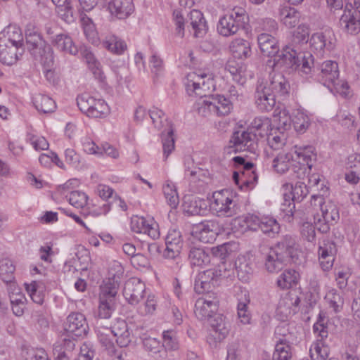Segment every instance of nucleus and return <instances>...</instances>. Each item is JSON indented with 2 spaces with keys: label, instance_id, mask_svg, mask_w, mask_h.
Segmentation results:
<instances>
[{
  "label": "nucleus",
  "instance_id": "5fc2aeb1",
  "mask_svg": "<svg viewBox=\"0 0 360 360\" xmlns=\"http://www.w3.org/2000/svg\"><path fill=\"white\" fill-rule=\"evenodd\" d=\"M119 283L120 282H115V281L108 279L105 282L104 285L101 287L99 297L115 302V296L117 293Z\"/></svg>",
  "mask_w": 360,
  "mask_h": 360
},
{
  "label": "nucleus",
  "instance_id": "37998d69",
  "mask_svg": "<svg viewBox=\"0 0 360 360\" xmlns=\"http://www.w3.org/2000/svg\"><path fill=\"white\" fill-rule=\"evenodd\" d=\"M25 289L32 301L41 304L44 300L45 286L42 282L32 281L31 283H25Z\"/></svg>",
  "mask_w": 360,
  "mask_h": 360
},
{
  "label": "nucleus",
  "instance_id": "7c9ffc66",
  "mask_svg": "<svg viewBox=\"0 0 360 360\" xmlns=\"http://www.w3.org/2000/svg\"><path fill=\"white\" fill-rule=\"evenodd\" d=\"M183 207L184 212L188 214L191 215H201L206 211L207 203L205 200L189 195L185 197Z\"/></svg>",
  "mask_w": 360,
  "mask_h": 360
},
{
  "label": "nucleus",
  "instance_id": "412c9836",
  "mask_svg": "<svg viewBox=\"0 0 360 360\" xmlns=\"http://www.w3.org/2000/svg\"><path fill=\"white\" fill-rule=\"evenodd\" d=\"M96 332L99 342L110 354H115V348L113 342L114 336L111 330V324L105 325L102 321H96Z\"/></svg>",
  "mask_w": 360,
  "mask_h": 360
},
{
  "label": "nucleus",
  "instance_id": "5701e85b",
  "mask_svg": "<svg viewBox=\"0 0 360 360\" xmlns=\"http://www.w3.org/2000/svg\"><path fill=\"white\" fill-rule=\"evenodd\" d=\"M193 233L201 242L210 243L215 240L217 226L212 221L202 222L194 227Z\"/></svg>",
  "mask_w": 360,
  "mask_h": 360
},
{
  "label": "nucleus",
  "instance_id": "4d7b16f0",
  "mask_svg": "<svg viewBox=\"0 0 360 360\" xmlns=\"http://www.w3.org/2000/svg\"><path fill=\"white\" fill-rule=\"evenodd\" d=\"M326 300L328 302L330 307L333 308L335 312H338L342 307L344 301L342 296L337 292V290L332 289L325 296Z\"/></svg>",
  "mask_w": 360,
  "mask_h": 360
},
{
  "label": "nucleus",
  "instance_id": "603ef678",
  "mask_svg": "<svg viewBox=\"0 0 360 360\" xmlns=\"http://www.w3.org/2000/svg\"><path fill=\"white\" fill-rule=\"evenodd\" d=\"M103 46L112 53L118 55L122 54L127 49L126 43L115 35L108 37L103 41Z\"/></svg>",
  "mask_w": 360,
  "mask_h": 360
},
{
  "label": "nucleus",
  "instance_id": "c9c22d12",
  "mask_svg": "<svg viewBox=\"0 0 360 360\" xmlns=\"http://www.w3.org/2000/svg\"><path fill=\"white\" fill-rule=\"evenodd\" d=\"M214 115L217 116L228 115L233 109V104L231 101L223 96H211Z\"/></svg>",
  "mask_w": 360,
  "mask_h": 360
},
{
  "label": "nucleus",
  "instance_id": "4c0bfd02",
  "mask_svg": "<svg viewBox=\"0 0 360 360\" xmlns=\"http://www.w3.org/2000/svg\"><path fill=\"white\" fill-rule=\"evenodd\" d=\"M229 49L233 56L239 59L246 58L251 52L250 42L243 39L233 40L230 44Z\"/></svg>",
  "mask_w": 360,
  "mask_h": 360
},
{
  "label": "nucleus",
  "instance_id": "052dcab7",
  "mask_svg": "<svg viewBox=\"0 0 360 360\" xmlns=\"http://www.w3.org/2000/svg\"><path fill=\"white\" fill-rule=\"evenodd\" d=\"M15 269V265L11 260L3 259L0 261V276L4 281L7 282L11 281Z\"/></svg>",
  "mask_w": 360,
  "mask_h": 360
},
{
  "label": "nucleus",
  "instance_id": "bf43d9fd",
  "mask_svg": "<svg viewBox=\"0 0 360 360\" xmlns=\"http://www.w3.org/2000/svg\"><path fill=\"white\" fill-rule=\"evenodd\" d=\"M162 345L167 349L175 350L179 347L176 334L173 330H165L162 333Z\"/></svg>",
  "mask_w": 360,
  "mask_h": 360
},
{
  "label": "nucleus",
  "instance_id": "a211bd4d",
  "mask_svg": "<svg viewBox=\"0 0 360 360\" xmlns=\"http://www.w3.org/2000/svg\"><path fill=\"white\" fill-rule=\"evenodd\" d=\"M131 228L134 232L146 234L152 239L158 238L160 236L158 224L152 219L148 220L144 217L132 218Z\"/></svg>",
  "mask_w": 360,
  "mask_h": 360
},
{
  "label": "nucleus",
  "instance_id": "79ce46f5",
  "mask_svg": "<svg viewBox=\"0 0 360 360\" xmlns=\"http://www.w3.org/2000/svg\"><path fill=\"white\" fill-rule=\"evenodd\" d=\"M310 356L312 360H326L329 357L330 349L321 340H316L310 347Z\"/></svg>",
  "mask_w": 360,
  "mask_h": 360
},
{
  "label": "nucleus",
  "instance_id": "a878e982",
  "mask_svg": "<svg viewBox=\"0 0 360 360\" xmlns=\"http://www.w3.org/2000/svg\"><path fill=\"white\" fill-rule=\"evenodd\" d=\"M23 53L22 46L0 42V60L7 65L14 64L18 60V55Z\"/></svg>",
  "mask_w": 360,
  "mask_h": 360
},
{
  "label": "nucleus",
  "instance_id": "09e8293b",
  "mask_svg": "<svg viewBox=\"0 0 360 360\" xmlns=\"http://www.w3.org/2000/svg\"><path fill=\"white\" fill-rule=\"evenodd\" d=\"M163 193L171 208H176L179 203V195L174 184L167 180L162 186Z\"/></svg>",
  "mask_w": 360,
  "mask_h": 360
},
{
  "label": "nucleus",
  "instance_id": "a18cd8bd",
  "mask_svg": "<svg viewBox=\"0 0 360 360\" xmlns=\"http://www.w3.org/2000/svg\"><path fill=\"white\" fill-rule=\"evenodd\" d=\"M188 259L191 265L203 266L210 262V255L202 248H191L188 254Z\"/></svg>",
  "mask_w": 360,
  "mask_h": 360
},
{
  "label": "nucleus",
  "instance_id": "c85d7f7f",
  "mask_svg": "<svg viewBox=\"0 0 360 360\" xmlns=\"http://www.w3.org/2000/svg\"><path fill=\"white\" fill-rule=\"evenodd\" d=\"M210 327L208 339H212L214 342H221L229 334V327L221 316H217L213 319Z\"/></svg>",
  "mask_w": 360,
  "mask_h": 360
},
{
  "label": "nucleus",
  "instance_id": "2eb2a0df",
  "mask_svg": "<svg viewBox=\"0 0 360 360\" xmlns=\"http://www.w3.org/2000/svg\"><path fill=\"white\" fill-rule=\"evenodd\" d=\"M255 98L257 107L262 112L271 110L276 104V96L266 87L263 79L257 83Z\"/></svg>",
  "mask_w": 360,
  "mask_h": 360
},
{
  "label": "nucleus",
  "instance_id": "aec40b11",
  "mask_svg": "<svg viewBox=\"0 0 360 360\" xmlns=\"http://www.w3.org/2000/svg\"><path fill=\"white\" fill-rule=\"evenodd\" d=\"M264 84L266 87L273 93L276 97H284L289 93V82L281 73L271 75L269 81H264Z\"/></svg>",
  "mask_w": 360,
  "mask_h": 360
},
{
  "label": "nucleus",
  "instance_id": "f8f14e48",
  "mask_svg": "<svg viewBox=\"0 0 360 360\" xmlns=\"http://www.w3.org/2000/svg\"><path fill=\"white\" fill-rule=\"evenodd\" d=\"M321 215L314 214V226L322 233L329 231L330 226L338 222L340 219L339 210L337 205L330 201L327 202L321 208Z\"/></svg>",
  "mask_w": 360,
  "mask_h": 360
},
{
  "label": "nucleus",
  "instance_id": "774afa93",
  "mask_svg": "<svg viewBox=\"0 0 360 360\" xmlns=\"http://www.w3.org/2000/svg\"><path fill=\"white\" fill-rule=\"evenodd\" d=\"M185 177L191 182H195L197 176L201 173V169L194 166L193 162L191 160H187L185 163Z\"/></svg>",
  "mask_w": 360,
  "mask_h": 360
},
{
  "label": "nucleus",
  "instance_id": "a19ab883",
  "mask_svg": "<svg viewBox=\"0 0 360 360\" xmlns=\"http://www.w3.org/2000/svg\"><path fill=\"white\" fill-rule=\"evenodd\" d=\"M274 122L277 124L278 131H286L291 127L292 114L290 115L289 111L283 108L276 109L274 114Z\"/></svg>",
  "mask_w": 360,
  "mask_h": 360
},
{
  "label": "nucleus",
  "instance_id": "f03ea898",
  "mask_svg": "<svg viewBox=\"0 0 360 360\" xmlns=\"http://www.w3.org/2000/svg\"><path fill=\"white\" fill-rule=\"evenodd\" d=\"M314 58L310 53H303L286 44L281 53H277L266 62V66L282 71H294L300 68L304 74H309L314 66Z\"/></svg>",
  "mask_w": 360,
  "mask_h": 360
},
{
  "label": "nucleus",
  "instance_id": "1a4fd4ad",
  "mask_svg": "<svg viewBox=\"0 0 360 360\" xmlns=\"http://www.w3.org/2000/svg\"><path fill=\"white\" fill-rule=\"evenodd\" d=\"M317 80L326 86L331 91L333 88L338 91V86L342 89H347V83L339 80V68L338 63L334 60H326L321 63L319 68Z\"/></svg>",
  "mask_w": 360,
  "mask_h": 360
},
{
  "label": "nucleus",
  "instance_id": "f3484780",
  "mask_svg": "<svg viewBox=\"0 0 360 360\" xmlns=\"http://www.w3.org/2000/svg\"><path fill=\"white\" fill-rule=\"evenodd\" d=\"M65 330L76 337H82L86 335L89 329L86 318L79 312L70 314L67 317Z\"/></svg>",
  "mask_w": 360,
  "mask_h": 360
},
{
  "label": "nucleus",
  "instance_id": "2f4dec72",
  "mask_svg": "<svg viewBox=\"0 0 360 360\" xmlns=\"http://www.w3.org/2000/svg\"><path fill=\"white\" fill-rule=\"evenodd\" d=\"M111 330L114 338H117V343L120 347H127L131 342V334L124 321H118L113 326H111Z\"/></svg>",
  "mask_w": 360,
  "mask_h": 360
},
{
  "label": "nucleus",
  "instance_id": "ea45409f",
  "mask_svg": "<svg viewBox=\"0 0 360 360\" xmlns=\"http://www.w3.org/2000/svg\"><path fill=\"white\" fill-rule=\"evenodd\" d=\"M335 252V245L331 242L325 243L319 247V257L327 259V262L323 263V271H328L333 266Z\"/></svg>",
  "mask_w": 360,
  "mask_h": 360
},
{
  "label": "nucleus",
  "instance_id": "423d86ee",
  "mask_svg": "<svg viewBox=\"0 0 360 360\" xmlns=\"http://www.w3.org/2000/svg\"><path fill=\"white\" fill-rule=\"evenodd\" d=\"M175 25L176 26V33L183 37L184 35V26L186 25L188 28L189 26L192 27L195 37H202L204 36L207 30V25L205 19L202 12L198 10H192L188 14V17L184 21L182 14L179 11L174 12Z\"/></svg>",
  "mask_w": 360,
  "mask_h": 360
},
{
  "label": "nucleus",
  "instance_id": "e2e57ef3",
  "mask_svg": "<svg viewBox=\"0 0 360 360\" xmlns=\"http://www.w3.org/2000/svg\"><path fill=\"white\" fill-rule=\"evenodd\" d=\"M308 193L306 184L302 181H297L295 185L292 186V200L300 202L307 195Z\"/></svg>",
  "mask_w": 360,
  "mask_h": 360
},
{
  "label": "nucleus",
  "instance_id": "e433bc0d",
  "mask_svg": "<svg viewBox=\"0 0 360 360\" xmlns=\"http://www.w3.org/2000/svg\"><path fill=\"white\" fill-rule=\"evenodd\" d=\"M238 278L243 282H248L253 272L252 263L245 256H239L235 262Z\"/></svg>",
  "mask_w": 360,
  "mask_h": 360
},
{
  "label": "nucleus",
  "instance_id": "69168bd1",
  "mask_svg": "<svg viewBox=\"0 0 360 360\" xmlns=\"http://www.w3.org/2000/svg\"><path fill=\"white\" fill-rule=\"evenodd\" d=\"M95 354L94 345L89 342H85L81 345L79 354L75 360H93Z\"/></svg>",
  "mask_w": 360,
  "mask_h": 360
},
{
  "label": "nucleus",
  "instance_id": "9d476101",
  "mask_svg": "<svg viewBox=\"0 0 360 360\" xmlns=\"http://www.w3.org/2000/svg\"><path fill=\"white\" fill-rule=\"evenodd\" d=\"M219 299L217 293H207L199 297L195 303L194 314L195 317L205 321L212 318L217 311Z\"/></svg>",
  "mask_w": 360,
  "mask_h": 360
},
{
  "label": "nucleus",
  "instance_id": "338daca9",
  "mask_svg": "<svg viewBox=\"0 0 360 360\" xmlns=\"http://www.w3.org/2000/svg\"><path fill=\"white\" fill-rule=\"evenodd\" d=\"M58 16L67 23L73 22L75 15L71 4L56 9Z\"/></svg>",
  "mask_w": 360,
  "mask_h": 360
},
{
  "label": "nucleus",
  "instance_id": "9b49d317",
  "mask_svg": "<svg viewBox=\"0 0 360 360\" xmlns=\"http://www.w3.org/2000/svg\"><path fill=\"white\" fill-rule=\"evenodd\" d=\"M80 110L90 117H102L109 112L108 104L102 99H96L88 94L82 95L77 98Z\"/></svg>",
  "mask_w": 360,
  "mask_h": 360
},
{
  "label": "nucleus",
  "instance_id": "7ed1b4c3",
  "mask_svg": "<svg viewBox=\"0 0 360 360\" xmlns=\"http://www.w3.org/2000/svg\"><path fill=\"white\" fill-rule=\"evenodd\" d=\"M300 255L295 238L286 235L269 250L265 257V267L270 273L278 272L288 262L299 264Z\"/></svg>",
  "mask_w": 360,
  "mask_h": 360
},
{
  "label": "nucleus",
  "instance_id": "c03bdc74",
  "mask_svg": "<svg viewBox=\"0 0 360 360\" xmlns=\"http://www.w3.org/2000/svg\"><path fill=\"white\" fill-rule=\"evenodd\" d=\"M294 162L291 153H279L273 160V167L280 174H283L289 170Z\"/></svg>",
  "mask_w": 360,
  "mask_h": 360
},
{
  "label": "nucleus",
  "instance_id": "dca6fc26",
  "mask_svg": "<svg viewBox=\"0 0 360 360\" xmlns=\"http://www.w3.org/2000/svg\"><path fill=\"white\" fill-rule=\"evenodd\" d=\"M145 291V283L141 279L133 277L126 281L123 295L130 304L135 305L143 299Z\"/></svg>",
  "mask_w": 360,
  "mask_h": 360
},
{
  "label": "nucleus",
  "instance_id": "6e6552de",
  "mask_svg": "<svg viewBox=\"0 0 360 360\" xmlns=\"http://www.w3.org/2000/svg\"><path fill=\"white\" fill-rule=\"evenodd\" d=\"M210 206L217 215L221 217H231L238 212V207L233 200L232 192L228 189L214 192Z\"/></svg>",
  "mask_w": 360,
  "mask_h": 360
},
{
  "label": "nucleus",
  "instance_id": "39448f33",
  "mask_svg": "<svg viewBox=\"0 0 360 360\" xmlns=\"http://www.w3.org/2000/svg\"><path fill=\"white\" fill-rule=\"evenodd\" d=\"M149 115L155 127L162 130V147L165 160L174 150V128L171 122L168 121L164 112L157 108L149 110Z\"/></svg>",
  "mask_w": 360,
  "mask_h": 360
},
{
  "label": "nucleus",
  "instance_id": "c756f323",
  "mask_svg": "<svg viewBox=\"0 0 360 360\" xmlns=\"http://www.w3.org/2000/svg\"><path fill=\"white\" fill-rule=\"evenodd\" d=\"M309 27L306 24L300 25L294 31L290 41L288 44L297 51H302V48L309 41Z\"/></svg>",
  "mask_w": 360,
  "mask_h": 360
},
{
  "label": "nucleus",
  "instance_id": "b1692460",
  "mask_svg": "<svg viewBox=\"0 0 360 360\" xmlns=\"http://www.w3.org/2000/svg\"><path fill=\"white\" fill-rule=\"evenodd\" d=\"M257 41L259 49L264 56L273 58L279 53L277 39L273 34L264 32L258 35Z\"/></svg>",
  "mask_w": 360,
  "mask_h": 360
},
{
  "label": "nucleus",
  "instance_id": "6e6d98bb",
  "mask_svg": "<svg viewBox=\"0 0 360 360\" xmlns=\"http://www.w3.org/2000/svg\"><path fill=\"white\" fill-rule=\"evenodd\" d=\"M66 198L70 204L77 209L84 208L87 205L88 196L82 191H72Z\"/></svg>",
  "mask_w": 360,
  "mask_h": 360
},
{
  "label": "nucleus",
  "instance_id": "8fccbe9b",
  "mask_svg": "<svg viewBox=\"0 0 360 360\" xmlns=\"http://www.w3.org/2000/svg\"><path fill=\"white\" fill-rule=\"evenodd\" d=\"M115 302L99 297V305L97 312V320L104 323L105 319L110 318L112 311L115 310Z\"/></svg>",
  "mask_w": 360,
  "mask_h": 360
},
{
  "label": "nucleus",
  "instance_id": "f704fd0d",
  "mask_svg": "<svg viewBox=\"0 0 360 360\" xmlns=\"http://www.w3.org/2000/svg\"><path fill=\"white\" fill-rule=\"evenodd\" d=\"M281 22L288 28L295 27L300 22V13L295 8L283 6L279 9Z\"/></svg>",
  "mask_w": 360,
  "mask_h": 360
},
{
  "label": "nucleus",
  "instance_id": "f257e3e1",
  "mask_svg": "<svg viewBox=\"0 0 360 360\" xmlns=\"http://www.w3.org/2000/svg\"><path fill=\"white\" fill-rule=\"evenodd\" d=\"M185 86L190 96L200 97L194 105L195 110L200 115L207 117L214 114L212 97L210 96L216 87L212 73L190 72L187 75Z\"/></svg>",
  "mask_w": 360,
  "mask_h": 360
},
{
  "label": "nucleus",
  "instance_id": "4468645a",
  "mask_svg": "<svg viewBox=\"0 0 360 360\" xmlns=\"http://www.w3.org/2000/svg\"><path fill=\"white\" fill-rule=\"evenodd\" d=\"M335 41L333 31L327 28L323 32L314 33L309 39V44L313 51L323 56L325 50L330 51L335 48Z\"/></svg>",
  "mask_w": 360,
  "mask_h": 360
},
{
  "label": "nucleus",
  "instance_id": "3c124183",
  "mask_svg": "<svg viewBox=\"0 0 360 360\" xmlns=\"http://www.w3.org/2000/svg\"><path fill=\"white\" fill-rule=\"evenodd\" d=\"M292 124L295 130L300 134L305 132L310 124L308 116L299 110L292 112Z\"/></svg>",
  "mask_w": 360,
  "mask_h": 360
},
{
  "label": "nucleus",
  "instance_id": "72a5a7b5",
  "mask_svg": "<svg viewBox=\"0 0 360 360\" xmlns=\"http://www.w3.org/2000/svg\"><path fill=\"white\" fill-rule=\"evenodd\" d=\"M0 42L22 46V35L20 28L8 25L0 32Z\"/></svg>",
  "mask_w": 360,
  "mask_h": 360
},
{
  "label": "nucleus",
  "instance_id": "4be33fe9",
  "mask_svg": "<svg viewBox=\"0 0 360 360\" xmlns=\"http://www.w3.org/2000/svg\"><path fill=\"white\" fill-rule=\"evenodd\" d=\"M110 14L117 19H126L134 11L133 0H110L108 4Z\"/></svg>",
  "mask_w": 360,
  "mask_h": 360
},
{
  "label": "nucleus",
  "instance_id": "de8ad7c7",
  "mask_svg": "<svg viewBox=\"0 0 360 360\" xmlns=\"http://www.w3.org/2000/svg\"><path fill=\"white\" fill-rule=\"evenodd\" d=\"M259 229L269 237L274 238L280 231V225L274 218L263 217L261 218Z\"/></svg>",
  "mask_w": 360,
  "mask_h": 360
},
{
  "label": "nucleus",
  "instance_id": "20e7f679",
  "mask_svg": "<svg viewBox=\"0 0 360 360\" xmlns=\"http://www.w3.org/2000/svg\"><path fill=\"white\" fill-rule=\"evenodd\" d=\"M25 39L29 51L37 60L47 67L53 65L52 49L43 40L39 30L34 25L29 24L27 25Z\"/></svg>",
  "mask_w": 360,
  "mask_h": 360
},
{
  "label": "nucleus",
  "instance_id": "473e14b6",
  "mask_svg": "<svg viewBox=\"0 0 360 360\" xmlns=\"http://www.w3.org/2000/svg\"><path fill=\"white\" fill-rule=\"evenodd\" d=\"M81 55L95 78L99 81H103L105 77L101 70V63L96 59L93 52L89 49L84 47L81 49Z\"/></svg>",
  "mask_w": 360,
  "mask_h": 360
},
{
  "label": "nucleus",
  "instance_id": "6ab92c4d",
  "mask_svg": "<svg viewBox=\"0 0 360 360\" xmlns=\"http://www.w3.org/2000/svg\"><path fill=\"white\" fill-rule=\"evenodd\" d=\"M166 248L164 256L169 259H174L178 256L183 246V240L181 232L176 229L169 230L165 238Z\"/></svg>",
  "mask_w": 360,
  "mask_h": 360
},
{
  "label": "nucleus",
  "instance_id": "ddd939ff",
  "mask_svg": "<svg viewBox=\"0 0 360 360\" xmlns=\"http://www.w3.org/2000/svg\"><path fill=\"white\" fill-rule=\"evenodd\" d=\"M231 143L236 152L248 151L251 153H256L257 150V139L256 133L250 129L238 130L235 131L231 139Z\"/></svg>",
  "mask_w": 360,
  "mask_h": 360
},
{
  "label": "nucleus",
  "instance_id": "49530a36",
  "mask_svg": "<svg viewBox=\"0 0 360 360\" xmlns=\"http://www.w3.org/2000/svg\"><path fill=\"white\" fill-rule=\"evenodd\" d=\"M300 303V298L295 295L286 294L280 300L278 309L285 315L295 312Z\"/></svg>",
  "mask_w": 360,
  "mask_h": 360
},
{
  "label": "nucleus",
  "instance_id": "393cba45",
  "mask_svg": "<svg viewBox=\"0 0 360 360\" xmlns=\"http://www.w3.org/2000/svg\"><path fill=\"white\" fill-rule=\"evenodd\" d=\"M294 337V334L289 330L288 325L283 323L278 326L274 331V338L276 340L275 349L281 347L284 349L292 350Z\"/></svg>",
  "mask_w": 360,
  "mask_h": 360
},
{
  "label": "nucleus",
  "instance_id": "58836bf2",
  "mask_svg": "<svg viewBox=\"0 0 360 360\" xmlns=\"http://www.w3.org/2000/svg\"><path fill=\"white\" fill-rule=\"evenodd\" d=\"M33 103L37 110L42 113H51L56 109V102L47 95L36 94Z\"/></svg>",
  "mask_w": 360,
  "mask_h": 360
},
{
  "label": "nucleus",
  "instance_id": "13d9d810",
  "mask_svg": "<svg viewBox=\"0 0 360 360\" xmlns=\"http://www.w3.org/2000/svg\"><path fill=\"white\" fill-rule=\"evenodd\" d=\"M285 141V135L283 131L276 129L274 132H270L267 135V142L269 146L274 149H280Z\"/></svg>",
  "mask_w": 360,
  "mask_h": 360
},
{
  "label": "nucleus",
  "instance_id": "cd10ccee",
  "mask_svg": "<svg viewBox=\"0 0 360 360\" xmlns=\"http://www.w3.org/2000/svg\"><path fill=\"white\" fill-rule=\"evenodd\" d=\"M340 28L347 34H357L360 32V20L351 10H345L339 21Z\"/></svg>",
  "mask_w": 360,
  "mask_h": 360
},
{
  "label": "nucleus",
  "instance_id": "0eeeda50",
  "mask_svg": "<svg viewBox=\"0 0 360 360\" xmlns=\"http://www.w3.org/2000/svg\"><path fill=\"white\" fill-rule=\"evenodd\" d=\"M248 19L245 11L242 8H234L230 13L220 18L217 24L218 33L224 37L236 34L240 29H243Z\"/></svg>",
  "mask_w": 360,
  "mask_h": 360
},
{
  "label": "nucleus",
  "instance_id": "0e129e2a",
  "mask_svg": "<svg viewBox=\"0 0 360 360\" xmlns=\"http://www.w3.org/2000/svg\"><path fill=\"white\" fill-rule=\"evenodd\" d=\"M231 246L230 243H224L221 245L213 247L211 249V252L214 257L224 261L231 254Z\"/></svg>",
  "mask_w": 360,
  "mask_h": 360
},
{
  "label": "nucleus",
  "instance_id": "680f3d73",
  "mask_svg": "<svg viewBox=\"0 0 360 360\" xmlns=\"http://www.w3.org/2000/svg\"><path fill=\"white\" fill-rule=\"evenodd\" d=\"M222 276V271L219 269H210L200 273L198 278L204 280L214 285H217L218 280Z\"/></svg>",
  "mask_w": 360,
  "mask_h": 360
},
{
  "label": "nucleus",
  "instance_id": "bb28decb",
  "mask_svg": "<svg viewBox=\"0 0 360 360\" xmlns=\"http://www.w3.org/2000/svg\"><path fill=\"white\" fill-rule=\"evenodd\" d=\"M52 45L59 51L75 56L78 53V49L72 39L66 34H56L51 39Z\"/></svg>",
  "mask_w": 360,
  "mask_h": 360
},
{
  "label": "nucleus",
  "instance_id": "864d4df0",
  "mask_svg": "<svg viewBox=\"0 0 360 360\" xmlns=\"http://www.w3.org/2000/svg\"><path fill=\"white\" fill-rule=\"evenodd\" d=\"M298 274L293 269L285 270L278 277L277 285L282 289L289 288L297 283Z\"/></svg>",
  "mask_w": 360,
  "mask_h": 360
}]
</instances>
